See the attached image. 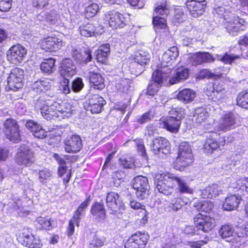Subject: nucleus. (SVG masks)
I'll use <instances>...</instances> for the list:
<instances>
[{
    "instance_id": "50",
    "label": "nucleus",
    "mask_w": 248,
    "mask_h": 248,
    "mask_svg": "<svg viewBox=\"0 0 248 248\" xmlns=\"http://www.w3.org/2000/svg\"><path fill=\"white\" fill-rule=\"evenodd\" d=\"M80 221V219L75 216H73L69 221L67 229V234L69 237L71 236L74 234L75 225L78 227H79Z\"/></svg>"
},
{
    "instance_id": "48",
    "label": "nucleus",
    "mask_w": 248,
    "mask_h": 248,
    "mask_svg": "<svg viewBox=\"0 0 248 248\" xmlns=\"http://www.w3.org/2000/svg\"><path fill=\"white\" fill-rule=\"evenodd\" d=\"M189 28L190 29V32L188 33L187 36L188 37L187 39L189 40V41L186 42L185 39H183V44L186 46L189 45L191 43L193 40L194 39L196 40L199 38V32L195 28L192 27L191 24H189Z\"/></svg>"
},
{
    "instance_id": "12",
    "label": "nucleus",
    "mask_w": 248,
    "mask_h": 248,
    "mask_svg": "<svg viewBox=\"0 0 248 248\" xmlns=\"http://www.w3.org/2000/svg\"><path fill=\"white\" fill-rule=\"evenodd\" d=\"M133 187L136 190L137 198L144 199L148 194L149 186L147 178L142 176H136L133 180Z\"/></svg>"
},
{
    "instance_id": "34",
    "label": "nucleus",
    "mask_w": 248,
    "mask_h": 248,
    "mask_svg": "<svg viewBox=\"0 0 248 248\" xmlns=\"http://www.w3.org/2000/svg\"><path fill=\"white\" fill-rule=\"evenodd\" d=\"M31 88L36 93L45 92L50 88V80L43 79L36 81L32 84Z\"/></svg>"
},
{
    "instance_id": "20",
    "label": "nucleus",
    "mask_w": 248,
    "mask_h": 248,
    "mask_svg": "<svg viewBox=\"0 0 248 248\" xmlns=\"http://www.w3.org/2000/svg\"><path fill=\"white\" fill-rule=\"evenodd\" d=\"M105 104L106 101L103 97L98 94H93L86 102L85 107L92 113H99Z\"/></svg>"
},
{
    "instance_id": "13",
    "label": "nucleus",
    "mask_w": 248,
    "mask_h": 248,
    "mask_svg": "<svg viewBox=\"0 0 248 248\" xmlns=\"http://www.w3.org/2000/svg\"><path fill=\"white\" fill-rule=\"evenodd\" d=\"M104 20L110 27L113 28H123L127 22V20L124 15L115 11L106 13Z\"/></svg>"
},
{
    "instance_id": "39",
    "label": "nucleus",
    "mask_w": 248,
    "mask_h": 248,
    "mask_svg": "<svg viewBox=\"0 0 248 248\" xmlns=\"http://www.w3.org/2000/svg\"><path fill=\"white\" fill-rule=\"evenodd\" d=\"M91 212L94 217L99 221L105 218V210L103 205L100 203H95L91 209Z\"/></svg>"
},
{
    "instance_id": "16",
    "label": "nucleus",
    "mask_w": 248,
    "mask_h": 248,
    "mask_svg": "<svg viewBox=\"0 0 248 248\" xmlns=\"http://www.w3.org/2000/svg\"><path fill=\"white\" fill-rule=\"evenodd\" d=\"M15 160L19 165L29 166L34 161L33 153L28 146L23 145L18 149Z\"/></svg>"
},
{
    "instance_id": "15",
    "label": "nucleus",
    "mask_w": 248,
    "mask_h": 248,
    "mask_svg": "<svg viewBox=\"0 0 248 248\" xmlns=\"http://www.w3.org/2000/svg\"><path fill=\"white\" fill-rule=\"evenodd\" d=\"M179 54L178 50L176 46H172L164 52L162 57V67L159 69L156 70V71H162L163 69L166 68V71L163 74L168 75L170 72V68L168 66L171 65L178 57Z\"/></svg>"
},
{
    "instance_id": "45",
    "label": "nucleus",
    "mask_w": 248,
    "mask_h": 248,
    "mask_svg": "<svg viewBox=\"0 0 248 248\" xmlns=\"http://www.w3.org/2000/svg\"><path fill=\"white\" fill-rule=\"evenodd\" d=\"M55 61L53 58L45 60L40 65L41 70L47 73H51L54 69Z\"/></svg>"
},
{
    "instance_id": "21",
    "label": "nucleus",
    "mask_w": 248,
    "mask_h": 248,
    "mask_svg": "<svg viewBox=\"0 0 248 248\" xmlns=\"http://www.w3.org/2000/svg\"><path fill=\"white\" fill-rule=\"evenodd\" d=\"M40 44L42 49L47 51H55L62 47L63 42L60 38L49 36L43 39Z\"/></svg>"
},
{
    "instance_id": "27",
    "label": "nucleus",
    "mask_w": 248,
    "mask_h": 248,
    "mask_svg": "<svg viewBox=\"0 0 248 248\" xmlns=\"http://www.w3.org/2000/svg\"><path fill=\"white\" fill-rule=\"evenodd\" d=\"M34 236L28 230L24 229L22 233L19 235L17 239L19 242L23 246L30 248H39L40 244L32 243Z\"/></svg>"
},
{
    "instance_id": "22",
    "label": "nucleus",
    "mask_w": 248,
    "mask_h": 248,
    "mask_svg": "<svg viewBox=\"0 0 248 248\" xmlns=\"http://www.w3.org/2000/svg\"><path fill=\"white\" fill-rule=\"evenodd\" d=\"M92 67V70H90L87 75L91 86L94 89L102 90L105 87L104 79L101 74L95 71L97 70L96 66L93 65Z\"/></svg>"
},
{
    "instance_id": "24",
    "label": "nucleus",
    "mask_w": 248,
    "mask_h": 248,
    "mask_svg": "<svg viewBox=\"0 0 248 248\" xmlns=\"http://www.w3.org/2000/svg\"><path fill=\"white\" fill-rule=\"evenodd\" d=\"M53 157L56 160L59 165L58 170V175L60 177H63V183L66 184L70 179L71 170L68 169L66 166L64 158L61 156L57 154H55L53 155Z\"/></svg>"
},
{
    "instance_id": "64",
    "label": "nucleus",
    "mask_w": 248,
    "mask_h": 248,
    "mask_svg": "<svg viewBox=\"0 0 248 248\" xmlns=\"http://www.w3.org/2000/svg\"><path fill=\"white\" fill-rule=\"evenodd\" d=\"M237 185L239 187V189L243 190L245 188V190L248 193V178L239 180L237 182Z\"/></svg>"
},
{
    "instance_id": "6",
    "label": "nucleus",
    "mask_w": 248,
    "mask_h": 248,
    "mask_svg": "<svg viewBox=\"0 0 248 248\" xmlns=\"http://www.w3.org/2000/svg\"><path fill=\"white\" fill-rule=\"evenodd\" d=\"M193 154L190 144L186 142H182L179 147L178 155L173 167L175 169L182 171L184 168L189 166L193 162Z\"/></svg>"
},
{
    "instance_id": "25",
    "label": "nucleus",
    "mask_w": 248,
    "mask_h": 248,
    "mask_svg": "<svg viewBox=\"0 0 248 248\" xmlns=\"http://www.w3.org/2000/svg\"><path fill=\"white\" fill-rule=\"evenodd\" d=\"M151 149L155 154H157L160 152L167 154L170 149V143L165 138L158 137L153 140Z\"/></svg>"
},
{
    "instance_id": "49",
    "label": "nucleus",
    "mask_w": 248,
    "mask_h": 248,
    "mask_svg": "<svg viewBox=\"0 0 248 248\" xmlns=\"http://www.w3.org/2000/svg\"><path fill=\"white\" fill-rule=\"evenodd\" d=\"M195 206L201 211L208 213L210 212L213 209L214 205L211 201H206L202 203L201 202L196 203Z\"/></svg>"
},
{
    "instance_id": "36",
    "label": "nucleus",
    "mask_w": 248,
    "mask_h": 248,
    "mask_svg": "<svg viewBox=\"0 0 248 248\" xmlns=\"http://www.w3.org/2000/svg\"><path fill=\"white\" fill-rule=\"evenodd\" d=\"M39 20L46 21L48 24H54L58 20L56 11L43 12L38 16Z\"/></svg>"
},
{
    "instance_id": "51",
    "label": "nucleus",
    "mask_w": 248,
    "mask_h": 248,
    "mask_svg": "<svg viewBox=\"0 0 248 248\" xmlns=\"http://www.w3.org/2000/svg\"><path fill=\"white\" fill-rule=\"evenodd\" d=\"M169 13V9L167 7L166 4L162 3L155 6L153 16H158L165 18Z\"/></svg>"
},
{
    "instance_id": "42",
    "label": "nucleus",
    "mask_w": 248,
    "mask_h": 248,
    "mask_svg": "<svg viewBox=\"0 0 248 248\" xmlns=\"http://www.w3.org/2000/svg\"><path fill=\"white\" fill-rule=\"evenodd\" d=\"M129 205L131 208L134 210H141V212L143 215L141 220L142 223H145L148 219L147 212L146 211L145 205L142 204L139 202H138L137 201L133 199H131L130 200Z\"/></svg>"
},
{
    "instance_id": "37",
    "label": "nucleus",
    "mask_w": 248,
    "mask_h": 248,
    "mask_svg": "<svg viewBox=\"0 0 248 248\" xmlns=\"http://www.w3.org/2000/svg\"><path fill=\"white\" fill-rule=\"evenodd\" d=\"M153 23L156 32H160V30L163 32L167 31L166 20L164 17L158 16H154L153 18Z\"/></svg>"
},
{
    "instance_id": "30",
    "label": "nucleus",
    "mask_w": 248,
    "mask_h": 248,
    "mask_svg": "<svg viewBox=\"0 0 248 248\" xmlns=\"http://www.w3.org/2000/svg\"><path fill=\"white\" fill-rule=\"evenodd\" d=\"M26 126L36 138L43 139L47 135L46 130L37 122L31 120L29 121L26 122Z\"/></svg>"
},
{
    "instance_id": "23",
    "label": "nucleus",
    "mask_w": 248,
    "mask_h": 248,
    "mask_svg": "<svg viewBox=\"0 0 248 248\" xmlns=\"http://www.w3.org/2000/svg\"><path fill=\"white\" fill-rule=\"evenodd\" d=\"M82 147L81 140L78 135H73L67 137L65 140L64 149L67 153H77L80 150Z\"/></svg>"
},
{
    "instance_id": "17",
    "label": "nucleus",
    "mask_w": 248,
    "mask_h": 248,
    "mask_svg": "<svg viewBox=\"0 0 248 248\" xmlns=\"http://www.w3.org/2000/svg\"><path fill=\"white\" fill-rule=\"evenodd\" d=\"M195 226L204 232L212 230L216 226V220L209 216L199 214L194 218Z\"/></svg>"
},
{
    "instance_id": "2",
    "label": "nucleus",
    "mask_w": 248,
    "mask_h": 248,
    "mask_svg": "<svg viewBox=\"0 0 248 248\" xmlns=\"http://www.w3.org/2000/svg\"><path fill=\"white\" fill-rule=\"evenodd\" d=\"M214 14L220 17L221 25L230 34L234 35L239 31L244 30L245 21L236 16L229 6L216 8L214 9Z\"/></svg>"
},
{
    "instance_id": "53",
    "label": "nucleus",
    "mask_w": 248,
    "mask_h": 248,
    "mask_svg": "<svg viewBox=\"0 0 248 248\" xmlns=\"http://www.w3.org/2000/svg\"><path fill=\"white\" fill-rule=\"evenodd\" d=\"M218 60H220L226 64H231L234 61L239 59V57L234 54L226 53L223 56L217 55Z\"/></svg>"
},
{
    "instance_id": "52",
    "label": "nucleus",
    "mask_w": 248,
    "mask_h": 248,
    "mask_svg": "<svg viewBox=\"0 0 248 248\" xmlns=\"http://www.w3.org/2000/svg\"><path fill=\"white\" fill-rule=\"evenodd\" d=\"M52 177V171L47 169L41 170L39 172V180L41 183H46L51 179Z\"/></svg>"
},
{
    "instance_id": "19",
    "label": "nucleus",
    "mask_w": 248,
    "mask_h": 248,
    "mask_svg": "<svg viewBox=\"0 0 248 248\" xmlns=\"http://www.w3.org/2000/svg\"><path fill=\"white\" fill-rule=\"evenodd\" d=\"M149 60V55H146L145 53H137L135 56L134 61L130 64L129 67L136 75L140 74L143 70V65L146 64Z\"/></svg>"
},
{
    "instance_id": "43",
    "label": "nucleus",
    "mask_w": 248,
    "mask_h": 248,
    "mask_svg": "<svg viewBox=\"0 0 248 248\" xmlns=\"http://www.w3.org/2000/svg\"><path fill=\"white\" fill-rule=\"evenodd\" d=\"M79 31L80 34L84 37H91L95 34L94 26L90 23L83 24L79 27Z\"/></svg>"
},
{
    "instance_id": "46",
    "label": "nucleus",
    "mask_w": 248,
    "mask_h": 248,
    "mask_svg": "<svg viewBox=\"0 0 248 248\" xmlns=\"http://www.w3.org/2000/svg\"><path fill=\"white\" fill-rule=\"evenodd\" d=\"M105 238L99 234H95L90 241V248H98L103 246L105 242Z\"/></svg>"
},
{
    "instance_id": "4",
    "label": "nucleus",
    "mask_w": 248,
    "mask_h": 248,
    "mask_svg": "<svg viewBox=\"0 0 248 248\" xmlns=\"http://www.w3.org/2000/svg\"><path fill=\"white\" fill-rule=\"evenodd\" d=\"M169 115V117L162 118L159 121V127L172 133H177L181 125V119L185 116V109L181 107L172 108Z\"/></svg>"
},
{
    "instance_id": "38",
    "label": "nucleus",
    "mask_w": 248,
    "mask_h": 248,
    "mask_svg": "<svg viewBox=\"0 0 248 248\" xmlns=\"http://www.w3.org/2000/svg\"><path fill=\"white\" fill-rule=\"evenodd\" d=\"M193 121L201 124L208 117V113L206 109L202 107L196 108L193 112Z\"/></svg>"
},
{
    "instance_id": "62",
    "label": "nucleus",
    "mask_w": 248,
    "mask_h": 248,
    "mask_svg": "<svg viewBox=\"0 0 248 248\" xmlns=\"http://www.w3.org/2000/svg\"><path fill=\"white\" fill-rule=\"evenodd\" d=\"M120 164L125 168H132L134 166V160L131 158L128 159L125 157L119 159Z\"/></svg>"
},
{
    "instance_id": "8",
    "label": "nucleus",
    "mask_w": 248,
    "mask_h": 248,
    "mask_svg": "<svg viewBox=\"0 0 248 248\" xmlns=\"http://www.w3.org/2000/svg\"><path fill=\"white\" fill-rule=\"evenodd\" d=\"M166 71L164 68L162 71H155L152 75L153 81L149 85L147 89V93L150 95H155L162 85L163 81L166 80L168 75L163 74Z\"/></svg>"
},
{
    "instance_id": "29",
    "label": "nucleus",
    "mask_w": 248,
    "mask_h": 248,
    "mask_svg": "<svg viewBox=\"0 0 248 248\" xmlns=\"http://www.w3.org/2000/svg\"><path fill=\"white\" fill-rule=\"evenodd\" d=\"M241 200V197L238 194L230 195L225 199L222 207L226 211L233 210L238 207Z\"/></svg>"
},
{
    "instance_id": "26",
    "label": "nucleus",
    "mask_w": 248,
    "mask_h": 248,
    "mask_svg": "<svg viewBox=\"0 0 248 248\" xmlns=\"http://www.w3.org/2000/svg\"><path fill=\"white\" fill-rule=\"evenodd\" d=\"M76 73V67L72 61L66 59L61 62L60 74L63 78H71Z\"/></svg>"
},
{
    "instance_id": "32",
    "label": "nucleus",
    "mask_w": 248,
    "mask_h": 248,
    "mask_svg": "<svg viewBox=\"0 0 248 248\" xmlns=\"http://www.w3.org/2000/svg\"><path fill=\"white\" fill-rule=\"evenodd\" d=\"M196 93L190 89H184L178 92L177 98L184 104L192 102L196 97Z\"/></svg>"
},
{
    "instance_id": "57",
    "label": "nucleus",
    "mask_w": 248,
    "mask_h": 248,
    "mask_svg": "<svg viewBox=\"0 0 248 248\" xmlns=\"http://www.w3.org/2000/svg\"><path fill=\"white\" fill-rule=\"evenodd\" d=\"M59 90L63 93L67 94L70 93V88L69 86V80L67 78H63L60 81Z\"/></svg>"
},
{
    "instance_id": "63",
    "label": "nucleus",
    "mask_w": 248,
    "mask_h": 248,
    "mask_svg": "<svg viewBox=\"0 0 248 248\" xmlns=\"http://www.w3.org/2000/svg\"><path fill=\"white\" fill-rule=\"evenodd\" d=\"M11 0H0V11L6 12L11 8Z\"/></svg>"
},
{
    "instance_id": "47",
    "label": "nucleus",
    "mask_w": 248,
    "mask_h": 248,
    "mask_svg": "<svg viewBox=\"0 0 248 248\" xmlns=\"http://www.w3.org/2000/svg\"><path fill=\"white\" fill-rule=\"evenodd\" d=\"M237 104L242 108L248 109V91H242L238 94Z\"/></svg>"
},
{
    "instance_id": "28",
    "label": "nucleus",
    "mask_w": 248,
    "mask_h": 248,
    "mask_svg": "<svg viewBox=\"0 0 248 248\" xmlns=\"http://www.w3.org/2000/svg\"><path fill=\"white\" fill-rule=\"evenodd\" d=\"M188 77L189 70L187 68L184 67H178L175 70L170 78L169 82L171 84H174L186 79Z\"/></svg>"
},
{
    "instance_id": "56",
    "label": "nucleus",
    "mask_w": 248,
    "mask_h": 248,
    "mask_svg": "<svg viewBox=\"0 0 248 248\" xmlns=\"http://www.w3.org/2000/svg\"><path fill=\"white\" fill-rule=\"evenodd\" d=\"M131 82L127 79L122 80L116 85V88L122 92L127 91L130 88Z\"/></svg>"
},
{
    "instance_id": "10",
    "label": "nucleus",
    "mask_w": 248,
    "mask_h": 248,
    "mask_svg": "<svg viewBox=\"0 0 248 248\" xmlns=\"http://www.w3.org/2000/svg\"><path fill=\"white\" fill-rule=\"evenodd\" d=\"M106 205L111 214L121 213L124 209V204L119 195L115 192L108 193L106 197Z\"/></svg>"
},
{
    "instance_id": "11",
    "label": "nucleus",
    "mask_w": 248,
    "mask_h": 248,
    "mask_svg": "<svg viewBox=\"0 0 248 248\" xmlns=\"http://www.w3.org/2000/svg\"><path fill=\"white\" fill-rule=\"evenodd\" d=\"M149 239L145 232H137L129 238L124 244L125 248H144Z\"/></svg>"
},
{
    "instance_id": "14",
    "label": "nucleus",
    "mask_w": 248,
    "mask_h": 248,
    "mask_svg": "<svg viewBox=\"0 0 248 248\" xmlns=\"http://www.w3.org/2000/svg\"><path fill=\"white\" fill-rule=\"evenodd\" d=\"M186 4L189 15L194 18L202 15L206 7L205 0H187Z\"/></svg>"
},
{
    "instance_id": "31",
    "label": "nucleus",
    "mask_w": 248,
    "mask_h": 248,
    "mask_svg": "<svg viewBox=\"0 0 248 248\" xmlns=\"http://www.w3.org/2000/svg\"><path fill=\"white\" fill-rule=\"evenodd\" d=\"M192 64H200L203 62H214L215 59L209 53L206 52H198L193 54L190 56Z\"/></svg>"
},
{
    "instance_id": "59",
    "label": "nucleus",
    "mask_w": 248,
    "mask_h": 248,
    "mask_svg": "<svg viewBox=\"0 0 248 248\" xmlns=\"http://www.w3.org/2000/svg\"><path fill=\"white\" fill-rule=\"evenodd\" d=\"M124 172L122 171H115L112 174V179L113 181L114 186L118 187L120 185L122 182V178L124 176Z\"/></svg>"
},
{
    "instance_id": "9",
    "label": "nucleus",
    "mask_w": 248,
    "mask_h": 248,
    "mask_svg": "<svg viewBox=\"0 0 248 248\" xmlns=\"http://www.w3.org/2000/svg\"><path fill=\"white\" fill-rule=\"evenodd\" d=\"M26 54V49L22 46L17 44L12 46L7 51V59L10 62L18 64L23 61Z\"/></svg>"
},
{
    "instance_id": "33",
    "label": "nucleus",
    "mask_w": 248,
    "mask_h": 248,
    "mask_svg": "<svg viewBox=\"0 0 248 248\" xmlns=\"http://www.w3.org/2000/svg\"><path fill=\"white\" fill-rule=\"evenodd\" d=\"M221 190L217 185L209 186L201 191V196L203 198H212L218 195Z\"/></svg>"
},
{
    "instance_id": "61",
    "label": "nucleus",
    "mask_w": 248,
    "mask_h": 248,
    "mask_svg": "<svg viewBox=\"0 0 248 248\" xmlns=\"http://www.w3.org/2000/svg\"><path fill=\"white\" fill-rule=\"evenodd\" d=\"M227 96L226 90L222 92H214L213 99L215 101L223 102Z\"/></svg>"
},
{
    "instance_id": "5",
    "label": "nucleus",
    "mask_w": 248,
    "mask_h": 248,
    "mask_svg": "<svg viewBox=\"0 0 248 248\" xmlns=\"http://www.w3.org/2000/svg\"><path fill=\"white\" fill-rule=\"evenodd\" d=\"M179 177L169 172L158 173L155 176V183L157 190L168 195L176 185Z\"/></svg>"
},
{
    "instance_id": "58",
    "label": "nucleus",
    "mask_w": 248,
    "mask_h": 248,
    "mask_svg": "<svg viewBox=\"0 0 248 248\" xmlns=\"http://www.w3.org/2000/svg\"><path fill=\"white\" fill-rule=\"evenodd\" d=\"M90 203V198L88 197L86 199L85 201H84L78 207L77 211H76L74 216L78 218L79 219H81L80 217L81 216L82 213L83 212L84 209L86 208Z\"/></svg>"
},
{
    "instance_id": "40",
    "label": "nucleus",
    "mask_w": 248,
    "mask_h": 248,
    "mask_svg": "<svg viewBox=\"0 0 248 248\" xmlns=\"http://www.w3.org/2000/svg\"><path fill=\"white\" fill-rule=\"evenodd\" d=\"M37 221L41 228L47 230H50L56 226V220L51 218L40 217L37 218Z\"/></svg>"
},
{
    "instance_id": "18",
    "label": "nucleus",
    "mask_w": 248,
    "mask_h": 248,
    "mask_svg": "<svg viewBox=\"0 0 248 248\" xmlns=\"http://www.w3.org/2000/svg\"><path fill=\"white\" fill-rule=\"evenodd\" d=\"M4 132L6 137L12 141L16 142L20 140L18 125L14 120L7 119L5 121Z\"/></svg>"
},
{
    "instance_id": "60",
    "label": "nucleus",
    "mask_w": 248,
    "mask_h": 248,
    "mask_svg": "<svg viewBox=\"0 0 248 248\" xmlns=\"http://www.w3.org/2000/svg\"><path fill=\"white\" fill-rule=\"evenodd\" d=\"M83 86L82 79L80 78H77L72 82V89L74 92H78L83 88Z\"/></svg>"
},
{
    "instance_id": "55",
    "label": "nucleus",
    "mask_w": 248,
    "mask_h": 248,
    "mask_svg": "<svg viewBox=\"0 0 248 248\" xmlns=\"http://www.w3.org/2000/svg\"><path fill=\"white\" fill-rule=\"evenodd\" d=\"M220 77L219 75H216L211 73L207 69H202L199 73L198 78L200 79L204 78H217Z\"/></svg>"
},
{
    "instance_id": "1",
    "label": "nucleus",
    "mask_w": 248,
    "mask_h": 248,
    "mask_svg": "<svg viewBox=\"0 0 248 248\" xmlns=\"http://www.w3.org/2000/svg\"><path fill=\"white\" fill-rule=\"evenodd\" d=\"M235 117L232 113H226L220 119L218 122H214L213 124H204L205 130L211 134L204 144V148L207 151L217 149L221 150L225 144V140L223 137H219L217 132H226L234 127Z\"/></svg>"
},
{
    "instance_id": "44",
    "label": "nucleus",
    "mask_w": 248,
    "mask_h": 248,
    "mask_svg": "<svg viewBox=\"0 0 248 248\" xmlns=\"http://www.w3.org/2000/svg\"><path fill=\"white\" fill-rule=\"evenodd\" d=\"M177 184L178 186V190L180 193L189 194L193 193V188L189 186L184 178L179 177L178 180H177Z\"/></svg>"
},
{
    "instance_id": "54",
    "label": "nucleus",
    "mask_w": 248,
    "mask_h": 248,
    "mask_svg": "<svg viewBox=\"0 0 248 248\" xmlns=\"http://www.w3.org/2000/svg\"><path fill=\"white\" fill-rule=\"evenodd\" d=\"M155 112L154 110L151 109L148 112L142 114L137 120V122L141 124L145 123L152 119L155 115Z\"/></svg>"
},
{
    "instance_id": "7",
    "label": "nucleus",
    "mask_w": 248,
    "mask_h": 248,
    "mask_svg": "<svg viewBox=\"0 0 248 248\" xmlns=\"http://www.w3.org/2000/svg\"><path fill=\"white\" fill-rule=\"evenodd\" d=\"M24 71L19 68H14L7 78V87L10 90L17 91L23 85Z\"/></svg>"
},
{
    "instance_id": "35",
    "label": "nucleus",
    "mask_w": 248,
    "mask_h": 248,
    "mask_svg": "<svg viewBox=\"0 0 248 248\" xmlns=\"http://www.w3.org/2000/svg\"><path fill=\"white\" fill-rule=\"evenodd\" d=\"M110 52L109 44H106L100 46L96 51V57L98 62L104 63L106 61Z\"/></svg>"
},
{
    "instance_id": "41",
    "label": "nucleus",
    "mask_w": 248,
    "mask_h": 248,
    "mask_svg": "<svg viewBox=\"0 0 248 248\" xmlns=\"http://www.w3.org/2000/svg\"><path fill=\"white\" fill-rule=\"evenodd\" d=\"M85 15L87 17H93L99 10V6L97 4L88 0L85 3Z\"/></svg>"
},
{
    "instance_id": "3",
    "label": "nucleus",
    "mask_w": 248,
    "mask_h": 248,
    "mask_svg": "<svg viewBox=\"0 0 248 248\" xmlns=\"http://www.w3.org/2000/svg\"><path fill=\"white\" fill-rule=\"evenodd\" d=\"M43 117L46 120H61L69 117L72 114V106L68 102L58 100L53 102L47 100L40 108Z\"/></svg>"
}]
</instances>
